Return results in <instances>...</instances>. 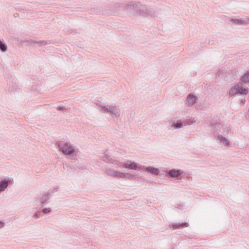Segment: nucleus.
Instances as JSON below:
<instances>
[{"instance_id": "nucleus-1", "label": "nucleus", "mask_w": 249, "mask_h": 249, "mask_svg": "<svg viewBox=\"0 0 249 249\" xmlns=\"http://www.w3.org/2000/svg\"><path fill=\"white\" fill-rule=\"evenodd\" d=\"M126 10L129 14L134 15H140L144 17H154L156 16V11L154 9L139 2L128 4Z\"/></svg>"}, {"instance_id": "nucleus-2", "label": "nucleus", "mask_w": 249, "mask_h": 249, "mask_svg": "<svg viewBox=\"0 0 249 249\" xmlns=\"http://www.w3.org/2000/svg\"><path fill=\"white\" fill-rule=\"evenodd\" d=\"M57 146L59 150L66 155L71 156L75 151L73 145L69 142L62 143L59 142H57Z\"/></svg>"}, {"instance_id": "nucleus-3", "label": "nucleus", "mask_w": 249, "mask_h": 249, "mask_svg": "<svg viewBox=\"0 0 249 249\" xmlns=\"http://www.w3.org/2000/svg\"><path fill=\"white\" fill-rule=\"evenodd\" d=\"M103 108V113H110L117 117H119L120 116V108L116 106L107 105H106Z\"/></svg>"}, {"instance_id": "nucleus-4", "label": "nucleus", "mask_w": 249, "mask_h": 249, "mask_svg": "<svg viewBox=\"0 0 249 249\" xmlns=\"http://www.w3.org/2000/svg\"><path fill=\"white\" fill-rule=\"evenodd\" d=\"M120 167H124L131 170H136L137 163L135 162L127 160L126 162L115 163Z\"/></svg>"}, {"instance_id": "nucleus-5", "label": "nucleus", "mask_w": 249, "mask_h": 249, "mask_svg": "<svg viewBox=\"0 0 249 249\" xmlns=\"http://www.w3.org/2000/svg\"><path fill=\"white\" fill-rule=\"evenodd\" d=\"M13 179H3L0 181V193L3 192L7 188L9 185L13 184Z\"/></svg>"}, {"instance_id": "nucleus-6", "label": "nucleus", "mask_w": 249, "mask_h": 249, "mask_svg": "<svg viewBox=\"0 0 249 249\" xmlns=\"http://www.w3.org/2000/svg\"><path fill=\"white\" fill-rule=\"evenodd\" d=\"M51 194L49 192H43L39 196L38 199L42 206H44L46 204V201L50 199Z\"/></svg>"}, {"instance_id": "nucleus-7", "label": "nucleus", "mask_w": 249, "mask_h": 249, "mask_svg": "<svg viewBox=\"0 0 249 249\" xmlns=\"http://www.w3.org/2000/svg\"><path fill=\"white\" fill-rule=\"evenodd\" d=\"M167 176L169 178H178L183 174V171L180 169H172L166 172Z\"/></svg>"}, {"instance_id": "nucleus-8", "label": "nucleus", "mask_w": 249, "mask_h": 249, "mask_svg": "<svg viewBox=\"0 0 249 249\" xmlns=\"http://www.w3.org/2000/svg\"><path fill=\"white\" fill-rule=\"evenodd\" d=\"M232 21L236 24L246 25L249 24V18L240 19H232Z\"/></svg>"}, {"instance_id": "nucleus-9", "label": "nucleus", "mask_w": 249, "mask_h": 249, "mask_svg": "<svg viewBox=\"0 0 249 249\" xmlns=\"http://www.w3.org/2000/svg\"><path fill=\"white\" fill-rule=\"evenodd\" d=\"M197 99V96L191 93L189 94L187 96V104H188V106L190 107L194 105L196 103Z\"/></svg>"}, {"instance_id": "nucleus-10", "label": "nucleus", "mask_w": 249, "mask_h": 249, "mask_svg": "<svg viewBox=\"0 0 249 249\" xmlns=\"http://www.w3.org/2000/svg\"><path fill=\"white\" fill-rule=\"evenodd\" d=\"M145 171H146L152 175L154 176L158 175L160 172V171L158 168L152 166H149L145 167Z\"/></svg>"}, {"instance_id": "nucleus-11", "label": "nucleus", "mask_w": 249, "mask_h": 249, "mask_svg": "<svg viewBox=\"0 0 249 249\" xmlns=\"http://www.w3.org/2000/svg\"><path fill=\"white\" fill-rule=\"evenodd\" d=\"M189 226V224L187 222H183L181 223H174L171 225H170V228H172L174 230L177 229H180L183 227H187Z\"/></svg>"}, {"instance_id": "nucleus-12", "label": "nucleus", "mask_w": 249, "mask_h": 249, "mask_svg": "<svg viewBox=\"0 0 249 249\" xmlns=\"http://www.w3.org/2000/svg\"><path fill=\"white\" fill-rule=\"evenodd\" d=\"M239 85H236L234 87H232L229 91V94L230 96H233L235 94H237L239 93Z\"/></svg>"}, {"instance_id": "nucleus-13", "label": "nucleus", "mask_w": 249, "mask_h": 249, "mask_svg": "<svg viewBox=\"0 0 249 249\" xmlns=\"http://www.w3.org/2000/svg\"><path fill=\"white\" fill-rule=\"evenodd\" d=\"M217 139L218 141H219L220 142L223 143L225 146H229L231 142L222 135H219Z\"/></svg>"}, {"instance_id": "nucleus-14", "label": "nucleus", "mask_w": 249, "mask_h": 249, "mask_svg": "<svg viewBox=\"0 0 249 249\" xmlns=\"http://www.w3.org/2000/svg\"><path fill=\"white\" fill-rule=\"evenodd\" d=\"M183 125L182 121L181 120H178L176 122L173 123L172 127L174 129H178L181 128Z\"/></svg>"}, {"instance_id": "nucleus-15", "label": "nucleus", "mask_w": 249, "mask_h": 249, "mask_svg": "<svg viewBox=\"0 0 249 249\" xmlns=\"http://www.w3.org/2000/svg\"><path fill=\"white\" fill-rule=\"evenodd\" d=\"M105 173L108 176L113 177H116L117 172L114 171L113 169H107L105 171Z\"/></svg>"}, {"instance_id": "nucleus-16", "label": "nucleus", "mask_w": 249, "mask_h": 249, "mask_svg": "<svg viewBox=\"0 0 249 249\" xmlns=\"http://www.w3.org/2000/svg\"><path fill=\"white\" fill-rule=\"evenodd\" d=\"M221 126V124L218 123H215L213 125V129L214 133H218L220 131L219 128H220Z\"/></svg>"}, {"instance_id": "nucleus-17", "label": "nucleus", "mask_w": 249, "mask_h": 249, "mask_svg": "<svg viewBox=\"0 0 249 249\" xmlns=\"http://www.w3.org/2000/svg\"><path fill=\"white\" fill-rule=\"evenodd\" d=\"M241 80L244 83H249V71L242 77Z\"/></svg>"}, {"instance_id": "nucleus-18", "label": "nucleus", "mask_w": 249, "mask_h": 249, "mask_svg": "<svg viewBox=\"0 0 249 249\" xmlns=\"http://www.w3.org/2000/svg\"><path fill=\"white\" fill-rule=\"evenodd\" d=\"M30 42L31 44H37L39 46H45L47 44V42L45 41H36L31 40Z\"/></svg>"}, {"instance_id": "nucleus-19", "label": "nucleus", "mask_w": 249, "mask_h": 249, "mask_svg": "<svg viewBox=\"0 0 249 249\" xmlns=\"http://www.w3.org/2000/svg\"><path fill=\"white\" fill-rule=\"evenodd\" d=\"M7 50V46L6 44L3 43L2 41H0V50L2 52H5Z\"/></svg>"}, {"instance_id": "nucleus-20", "label": "nucleus", "mask_w": 249, "mask_h": 249, "mask_svg": "<svg viewBox=\"0 0 249 249\" xmlns=\"http://www.w3.org/2000/svg\"><path fill=\"white\" fill-rule=\"evenodd\" d=\"M102 160L106 162L109 163L112 162L113 163L112 161V159L110 158V156L108 155H104L103 158Z\"/></svg>"}, {"instance_id": "nucleus-21", "label": "nucleus", "mask_w": 249, "mask_h": 249, "mask_svg": "<svg viewBox=\"0 0 249 249\" xmlns=\"http://www.w3.org/2000/svg\"><path fill=\"white\" fill-rule=\"evenodd\" d=\"M238 89L239 90L238 94H247L248 92V90L247 89H245V88L243 89V88H240L239 85V88Z\"/></svg>"}, {"instance_id": "nucleus-22", "label": "nucleus", "mask_w": 249, "mask_h": 249, "mask_svg": "<svg viewBox=\"0 0 249 249\" xmlns=\"http://www.w3.org/2000/svg\"><path fill=\"white\" fill-rule=\"evenodd\" d=\"M9 87L8 90L10 91H14L17 89V85L13 83L11 84L9 83Z\"/></svg>"}, {"instance_id": "nucleus-23", "label": "nucleus", "mask_w": 249, "mask_h": 249, "mask_svg": "<svg viewBox=\"0 0 249 249\" xmlns=\"http://www.w3.org/2000/svg\"><path fill=\"white\" fill-rule=\"evenodd\" d=\"M96 105L99 106V107H100L101 108V109L100 110V111L101 112H103V110H104V108L103 107H105V106L106 105H104L103 104H102V103L101 102H98L97 103H96Z\"/></svg>"}, {"instance_id": "nucleus-24", "label": "nucleus", "mask_w": 249, "mask_h": 249, "mask_svg": "<svg viewBox=\"0 0 249 249\" xmlns=\"http://www.w3.org/2000/svg\"><path fill=\"white\" fill-rule=\"evenodd\" d=\"M125 176V173L118 172H117L116 177H119L120 178H124Z\"/></svg>"}, {"instance_id": "nucleus-25", "label": "nucleus", "mask_w": 249, "mask_h": 249, "mask_svg": "<svg viewBox=\"0 0 249 249\" xmlns=\"http://www.w3.org/2000/svg\"><path fill=\"white\" fill-rule=\"evenodd\" d=\"M41 213V211H37L34 214V215L33 216V217L35 218H38L40 217Z\"/></svg>"}, {"instance_id": "nucleus-26", "label": "nucleus", "mask_w": 249, "mask_h": 249, "mask_svg": "<svg viewBox=\"0 0 249 249\" xmlns=\"http://www.w3.org/2000/svg\"><path fill=\"white\" fill-rule=\"evenodd\" d=\"M51 209L50 208H45L42 210V213H50Z\"/></svg>"}, {"instance_id": "nucleus-27", "label": "nucleus", "mask_w": 249, "mask_h": 249, "mask_svg": "<svg viewBox=\"0 0 249 249\" xmlns=\"http://www.w3.org/2000/svg\"><path fill=\"white\" fill-rule=\"evenodd\" d=\"M137 169L136 170L141 171H145V167L143 166H137Z\"/></svg>"}, {"instance_id": "nucleus-28", "label": "nucleus", "mask_w": 249, "mask_h": 249, "mask_svg": "<svg viewBox=\"0 0 249 249\" xmlns=\"http://www.w3.org/2000/svg\"><path fill=\"white\" fill-rule=\"evenodd\" d=\"M125 178H136L135 176L134 175L130 174L129 173H125Z\"/></svg>"}, {"instance_id": "nucleus-29", "label": "nucleus", "mask_w": 249, "mask_h": 249, "mask_svg": "<svg viewBox=\"0 0 249 249\" xmlns=\"http://www.w3.org/2000/svg\"><path fill=\"white\" fill-rule=\"evenodd\" d=\"M58 110H66V107L63 106H58L57 108Z\"/></svg>"}, {"instance_id": "nucleus-30", "label": "nucleus", "mask_w": 249, "mask_h": 249, "mask_svg": "<svg viewBox=\"0 0 249 249\" xmlns=\"http://www.w3.org/2000/svg\"><path fill=\"white\" fill-rule=\"evenodd\" d=\"M5 223L3 220L0 221V229L3 228L5 226Z\"/></svg>"}, {"instance_id": "nucleus-31", "label": "nucleus", "mask_w": 249, "mask_h": 249, "mask_svg": "<svg viewBox=\"0 0 249 249\" xmlns=\"http://www.w3.org/2000/svg\"><path fill=\"white\" fill-rule=\"evenodd\" d=\"M176 208L180 209V210H183V208H184V207L182 205H181V204H177L176 206Z\"/></svg>"}, {"instance_id": "nucleus-32", "label": "nucleus", "mask_w": 249, "mask_h": 249, "mask_svg": "<svg viewBox=\"0 0 249 249\" xmlns=\"http://www.w3.org/2000/svg\"><path fill=\"white\" fill-rule=\"evenodd\" d=\"M194 123V121H191V119H189V122L188 121V123L189 124H193Z\"/></svg>"}, {"instance_id": "nucleus-33", "label": "nucleus", "mask_w": 249, "mask_h": 249, "mask_svg": "<svg viewBox=\"0 0 249 249\" xmlns=\"http://www.w3.org/2000/svg\"><path fill=\"white\" fill-rule=\"evenodd\" d=\"M120 6V4H115V7L116 8H119Z\"/></svg>"}, {"instance_id": "nucleus-34", "label": "nucleus", "mask_w": 249, "mask_h": 249, "mask_svg": "<svg viewBox=\"0 0 249 249\" xmlns=\"http://www.w3.org/2000/svg\"><path fill=\"white\" fill-rule=\"evenodd\" d=\"M117 13H118V12H116V11H113V12H112V14H114V15H115V14H117Z\"/></svg>"}]
</instances>
